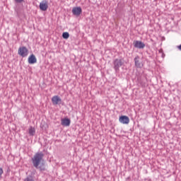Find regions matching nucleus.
<instances>
[{"instance_id": "nucleus-1", "label": "nucleus", "mask_w": 181, "mask_h": 181, "mask_svg": "<svg viewBox=\"0 0 181 181\" xmlns=\"http://www.w3.org/2000/svg\"><path fill=\"white\" fill-rule=\"evenodd\" d=\"M44 157L45 153H43V152H37L31 158L34 168L40 170V172H45V170H46V165L45 162H43Z\"/></svg>"}, {"instance_id": "nucleus-2", "label": "nucleus", "mask_w": 181, "mask_h": 181, "mask_svg": "<svg viewBox=\"0 0 181 181\" xmlns=\"http://www.w3.org/2000/svg\"><path fill=\"white\" fill-rule=\"evenodd\" d=\"M123 64H124V59H115L113 61V68L116 72L119 71V67H122Z\"/></svg>"}, {"instance_id": "nucleus-3", "label": "nucleus", "mask_w": 181, "mask_h": 181, "mask_svg": "<svg viewBox=\"0 0 181 181\" xmlns=\"http://www.w3.org/2000/svg\"><path fill=\"white\" fill-rule=\"evenodd\" d=\"M18 54L21 56V57H26L28 54H29V50L26 47H21L18 48Z\"/></svg>"}, {"instance_id": "nucleus-4", "label": "nucleus", "mask_w": 181, "mask_h": 181, "mask_svg": "<svg viewBox=\"0 0 181 181\" xmlns=\"http://www.w3.org/2000/svg\"><path fill=\"white\" fill-rule=\"evenodd\" d=\"M48 8H49V4L46 0H43L42 2L40 3V11H42L45 12L47 11Z\"/></svg>"}, {"instance_id": "nucleus-5", "label": "nucleus", "mask_w": 181, "mask_h": 181, "mask_svg": "<svg viewBox=\"0 0 181 181\" xmlns=\"http://www.w3.org/2000/svg\"><path fill=\"white\" fill-rule=\"evenodd\" d=\"M134 64L138 69H141V67H144V64H142V62H141V58L139 57V56H136L134 58Z\"/></svg>"}, {"instance_id": "nucleus-6", "label": "nucleus", "mask_w": 181, "mask_h": 181, "mask_svg": "<svg viewBox=\"0 0 181 181\" xmlns=\"http://www.w3.org/2000/svg\"><path fill=\"white\" fill-rule=\"evenodd\" d=\"M52 102L53 105H58L59 104H62V98L58 95L53 96L52 98Z\"/></svg>"}, {"instance_id": "nucleus-7", "label": "nucleus", "mask_w": 181, "mask_h": 181, "mask_svg": "<svg viewBox=\"0 0 181 181\" xmlns=\"http://www.w3.org/2000/svg\"><path fill=\"white\" fill-rule=\"evenodd\" d=\"M81 12H83L81 7H75L72 9V13L73 15H75V16H80Z\"/></svg>"}, {"instance_id": "nucleus-8", "label": "nucleus", "mask_w": 181, "mask_h": 181, "mask_svg": "<svg viewBox=\"0 0 181 181\" xmlns=\"http://www.w3.org/2000/svg\"><path fill=\"white\" fill-rule=\"evenodd\" d=\"M134 47H136V49H144L145 47V44L142 42V41H134Z\"/></svg>"}, {"instance_id": "nucleus-9", "label": "nucleus", "mask_w": 181, "mask_h": 181, "mask_svg": "<svg viewBox=\"0 0 181 181\" xmlns=\"http://www.w3.org/2000/svg\"><path fill=\"white\" fill-rule=\"evenodd\" d=\"M119 122H121V124H129V117H128V116H121L119 119Z\"/></svg>"}, {"instance_id": "nucleus-10", "label": "nucleus", "mask_w": 181, "mask_h": 181, "mask_svg": "<svg viewBox=\"0 0 181 181\" xmlns=\"http://www.w3.org/2000/svg\"><path fill=\"white\" fill-rule=\"evenodd\" d=\"M37 59H36V57L35 54H32L29 57H28V63L29 64H35V63H37Z\"/></svg>"}, {"instance_id": "nucleus-11", "label": "nucleus", "mask_w": 181, "mask_h": 181, "mask_svg": "<svg viewBox=\"0 0 181 181\" xmlns=\"http://www.w3.org/2000/svg\"><path fill=\"white\" fill-rule=\"evenodd\" d=\"M71 120L69 118H64L62 119L61 124L63 127H70Z\"/></svg>"}, {"instance_id": "nucleus-12", "label": "nucleus", "mask_w": 181, "mask_h": 181, "mask_svg": "<svg viewBox=\"0 0 181 181\" xmlns=\"http://www.w3.org/2000/svg\"><path fill=\"white\" fill-rule=\"evenodd\" d=\"M35 130L33 127H30L29 129V131H28V134L31 136H33V135H35Z\"/></svg>"}, {"instance_id": "nucleus-13", "label": "nucleus", "mask_w": 181, "mask_h": 181, "mask_svg": "<svg viewBox=\"0 0 181 181\" xmlns=\"http://www.w3.org/2000/svg\"><path fill=\"white\" fill-rule=\"evenodd\" d=\"M62 37L63 39H69V37H70V34L67 32L63 33Z\"/></svg>"}, {"instance_id": "nucleus-14", "label": "nucleus", "mask_w": 181, "mask_h": 181, "mask_svg": "<svg viewBox=\"0 0 181 181\" xmlns=\"http://www.w3.org/2000/svg\"><path fill=\"white\" fill-rule=\"evenodd\" d=\"M24 181H35V179H33L32 175H28L25 179H24Z\"/></svg>"}, {"instance_id": "nucleus-15", "label": "nucleus", "mask_w": 181, "mask_h": 181, "mask_svg": "<svg viewBox=\"0 0 181 181\" xmlns=\"http://www.w3.org/2000/svg\"><path fill=\"white\" fill-rule=\"evenodd\" d=\"M2 175H4V169L0 168V180L2 179Z\"/></svg>"}, {"instance_id": "nucleus-16", "label": "nucleus", "mask_w": 181, "mask_h": 181, "mask_svg": "<svg viewBox=\"0 0 181 181\" xmlns=\"http://www.w3.org/2000/svg\"><path fill=\"white\" fill-rule=\"evenodd\" d=\"M16 2H17V4H22V2H23V0H15Z\"/></svg>"}]
</instances>
